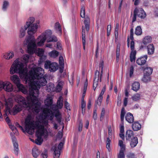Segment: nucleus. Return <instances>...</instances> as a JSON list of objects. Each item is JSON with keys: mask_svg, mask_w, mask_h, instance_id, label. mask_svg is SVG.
<instances>
[{"mask_svg": "<svg viewBox=\"0 0 158 158\" xmlns=\"http://www.w3.org/2000/svg\"><path fill=\"white\" fill-rule=\"evenodd\" d=\"M29 58V56L26 54L21 59L15 60L10 68V73L11 74L19 73L20 77L28 83L30 94L33 93L38 97L40 86H45L47 81L44 77H42L44 73V70L40 67H36L33 64L29 66L31 70L28 74L27 63Z\"/></svg>", "mask_w": 158, "mask_h": 158, "instance_id": "nucleus-1", "label": "nucleus"}, {"mask_svg": "<svg viewBox=\"0 0 158 158\" xmlns=\"http://www.w3.org/2000/svg\"><path fill=\"white\" fill-rule=\"evenodd\" d=\"M43 113V114L39 116V119L35 121L33 120L31 114H28L25 122V131L29 134H33L34 130L37 129L36 134L37 138L35 140V143L39 145H40L43 142L42 137L47 138L48 134L52 132V130L49 128L48 120L52 121L53 119V115L50 114V111L47 109L44 110Z\"/></svg>", "mask_w": 158, "mask_h": 158, "instance_id": "nucleus-2", "label": "nucleus"}, {"mask_svg": "<svg viewBox=\"0 0 158 158\" xmlns=\"http://www.w3.org/2000/svg\"><path fill=\"white\" fill-rule=\"evenodd\" d=\"M29 94L26 99L24 97L17 95L15 96V101L23 107L32 111L34 113H38L40 110V103L38 102V97L34 94H31L29 89Z\"/></svg>", "mask_w": 158, "mask_h": 158, "instance_id": "nucleus-3", "label": "nucleus"}, {"mask_svg": "<svg viewBox=\"0 0 158 158\" xmlns=\"http://www.w3.org/2000/svg\"><path fill=\"white\" fill-rule=\"evenodd\" d=\"M33 35H29L24 41L25 44L27 45L28 52L30 54H32L35 52L37 46L43 45L46 40L45 38L41 35L36 40Z\"/></svg>", "mask_w": 158, "mask_h": 158, "instance_id": "nucleus-4", "label": "nucleus"}, {"mask_svg": "<svg viewBox=\"0 0 158 158\" xmlns=\"http://www.w3.org/2000/svg\"><path fill=\"white\" fill-rule=\"evenodd\" d=\"M63 106V98L61 96H60L59 98L57 100V105H52V109L53 111V112L51 110L48 108H45L43 109L42 112L40 114L39 116H40L41 115L43 114V111L44 110H48L50 111L51 113L50 114H52L53 116L54 115L55 116L56 118V120L58 122L60 125H64V123L62 122V118L59 109H61Z\"/></svg>", "mask_w": 158, "mask_h": 158, "instance_id": "nucleus-5", "label": "nucleus"}, {"mask_svg": "<svg viewBox=\"0 0 158 158\" xmlns=\"http://www.w3.org/2000/svg\"><path fill=\"white\" fill-rule=\"evenodd\" d=\"M35 19L33 17H30L26 22V26H27L28 28L27 31V34L29 35H32L36 32L39 26L40 22L37 21L35 23Z\"/></svg>", "mask_w": 158, "mask_h": 158, "instance_id": "nucleus-6", "label": "nucleus"}, {"mask_svg": "<svg viewBox=\"0 0 158 158\" xmlns=\"http://www.w3.org/2000/svg\"><path fill=\"white\" fill-rule=\"evenodd\" d=\"M130 39L131 40L130 43V48L131 52L130 55V61L131 62H135L136 52L135 50V43L133 40V29L131 28L130 30Z\"/></svg>", "mask_w": 158, "mask_h": 158, "instance_id": "nucleus-7", "label": "nucleus"}, {"mask_svg": "<svg viewBox=\"0 0 158 158\" xmlns=\"http://www.w3.org/2000/svg\"><path fill=\"white\" fill-rule=\"evenodd\" d=\"M137 16L140 19H143L146 17V14L143 8H136L133 12V16L132 18L133 23L135 21Z\"/></svg>", "mask_w": 158, "mask_h": 158, "instance_id": "nucleus-8", "label": "nucleus"}, {"mask_svg": "<svg viewBox=\"0 0 158 158\" xmlns=\"http://www.w3.org/2000/svg\"><path fill=\"white\" fill-rule=\"evenodd\" d=\"M13 103V101L11 98H9L5 100V105L6 106L5 113L4 114L3 116L5 118L6 117V121L8 123H10V120L9 117L7 116L9 114H10V109L12 106Z\"/></svg>", "mask_w": 158, "mask_h": 158, "instance_id": "nucleus-9", "label": "nucleus"}, {"mask_svg": "<svg viewBox=\"0 0 158 158\" xmlns=\"http://www.w3.org/2000/svg\"><path fill=\"white\" fill-rule=\"evenodd\" d=\"M44 67L45 69H49L50 72H54L58 69V66L57 63L46 60L45 62Z\"/></svg>", "mask_w": 158, "mask_h": 158, "instance_id": "nucleus-10", "label": "nucleus"}, {"mask_svg": "<svg viewBox=\"0 0 158 158\" xmlns=\"http://www.w3.org/2000/svg\"><path fill=\"white\" fill-rule=\"evenodd\" d=\"M2 89L7 92H10L13 90V86L9 81H5L3 82L0 81V90Z\"/></svg>", "mask_w": 158, "mask_h": 158, "instance_id": "nucleus-11", "label": "nucleus"}, {"mask_svg": "<svg viewBox=\"0 0 158 158\" xmlns=\"http://www.w3.org/2000/svg\"><path fill=\"white\" fill-rule=\"evenodd\" d=\"M85 8L84 6H82L81 10V16L82 18H85L84 21L85 28L86 31H88L89 29L90 18L89 17H85Z\"/></svg>", "mask_w": 158, "mask_h": 158, "instance_id": "nucleus-12", "label": "nucleus"}, {"mask_svg": "<svg viewBox=\"0 0 158 158\" xmlns=\"http://www.w3.org/2000/svg\"><path fill=\"white\" fill-rule=\"evenodd\" d=\"M118 145L120 149L118 154V158H125L124 152L126 149L125 145L123 144V141L121 140H119Z\"/></svg>", "mask_w": 158, "mask_h": 158, "instance_id": "nucleus-13", "label": "nucleus"}, {"mask_svg": "<svg viewBox=\"0 0 158 158\" xmlns=\"http://www.w3.org/2000/svg\"><path fill=\"white\" fill-rule=\"evenodd\" d=\"M63 145V143L61 142L59 144L57 147L56 145L53 147L52 148L54 151V158H59L60 151Z\"/></svg>", "mask_w": 158, "mask_h": 158, "instance_id": "nucleus-14", "label": "nucleus"}, {"mask_svg": "<svg viewBox=\"0 0 158 158\" xmlns=\"http://www.w3.org/2000/svg\"><path fill=\"white\" fill-rule=\"evenodd\" d=\"M147 58L148 56L146 55L142 56L137 59L136 63L139 65H143L145 63Z\"/></svg>", "mask_w": 158, "mask_h": 158, "instance_id": "nucleus-15", "label": "nucleus"}, {"mask_svg": "<svg viewBox=\"0 0 158 158\" xmlns=\"http://www.w3.org/2000/svg\"><path fill=\"white\" fill-rule=\"evenodd\" d=\"M19 91L22 92L24 94H27L28 91L27 88L20 83V82L16 85Z\"/></svg>", "mask_w": 158, "mask_h": 158, "instance_id": "nucleus-16", "label": "nucleus"}, {"mask_svg": "<svg viewBox=\"0 0 158 158\" xmlns=\"http://www.w3.org/2000/svg\"><path fill=\"white\" fill-rule=\"evenodd\" d=\"M28 28V27H27V26L25 25L21 27L19 30V36L20 38H22L26 34V31Z\"/></svg>", "mask_w": 158, "mask_h": 158, "instance_id": "nucleus-17", "label": "nucleus"}, {"mask_svg": "<svg viewBox=\"0 0 158 158\" xmlns=\"http://www.w3.org/2000/svg\"><path fill=\"white\" fill-rule=\"evenodd\" d=\"M10 80L16 85L20 82L19 77L16 75L11 76L10 77Z\"/></svg>", "mask_w": 158, "mask_h": 158, "instance_id": "nucleus-18", "label": "nucleus"}, {"mask_svg": "<svg viewBox=\"0 0 158 158\" xmlns=\"http://www.w3.org/2000/svg\"><path fill=\"white\" fill-rule=\"evenodd\" d=\"M14 56V53L12 51H9L3 54V57L6 59L8 60L12 59Z\"/></svg>", "mask_w": 158, "mask_h": 158, "instance_id": "nucleus-19", "label": "nucleus"}, {"mask_svg": "<svg viewBox=\"0 0 158 158\" xmlns=\"http://www.w3.org/2000/svg\"><path fill=\"white\" fill-rule=\"evenodd\" d=\"M126 120L129 123H132L134 121L133 114L130 113H128L125 116Z\"/></svg>", "mask_w": 158, "mask_h": 158, "instance_id": "nucleus-20", "label": "nucleus"}, {"mask_svg": "<svg viewBox=\"0 0 158 158\" xmlns=\"http://www.w3.org/2000/svg\"><path fill=\"white\" fill-rule=\"evenodd\" d=\"M99 72L96 71L95 72V74L94 79V81L93 87H95L94 90L97 87L98 84V81L99 79Z\"/></svg>", "mask_w": 158, "mask_h": 158, "instance_id": "nucleus-21", "label": "nucleus"}, {"mask_svg": "<svg viewBox=\"0 0 158 158\" xmlns=\"http://www.w3.org/2000/svg\"><path fill=\"white\" fill-rule=\"evenodd\" d=\"M54 29L56 33L60 35H61L62 33V29L59 23L57 22L55 23L54 26Z\"/></svg>", "mask_w": 158, "mask_h": 158, "instance_id": "nucleus-22", "label": "nucleus"}, {"mask_svg": "<svg viewBox=\"0 0 158 158\" xmlns=\"http://www.w3.org/2000/svg\"><path fill=\"white\" fill-rule=\"evenodd\" d=\"M23 107L19 104H17L15 105L13 109V114L15 115L21 111L22 110Z\"/></svg>", "mask_w": 158, "mask_h": 158, "instance_id": "nucleus-23", "label": "nucleus"}, {"mask_svg": "<svg viewBox=\"0 0 158 158\" xmlns=\"http://www.w3.org/2000/svg\"><path fill=\"white\" fill-rule=\"evenodd\" d=\"M155 48L153 44L148 45L147 46L148 54L149 55L153 54L154 52Z\"/></svg>", "mask_w": 158, "mask_h": 158, "instance_id": "nucleus-24", "label": "nucleus"}, {"mask_svg": "<svg viewBox=\"0 0 158 158\" xmlns=\"http://www.w3.org/2000/svg\"><path fill=\"white\" fill-rule=\"evenodd\" d=\"M45 103L46 105L48 106H51L52 108V98L51 96H48L45 101Z\"/></svg>", "mask_w": 158, "mask_h": 158, "instance_id": "nucleus-25", "label": "nucleus"}, {"mask_svg": "<svg viewBox=\"0 0 158 158\" xmlns=\"http://www.w3.org/2000/svg\"><path fill=\"white\" fill-rule=\"evenodd\" d=\"M40 153V151L37 148L34 147L33 148L32 151V154L34 157L36 158L38 157Z\"/></svg>", "mask_w": 158, "mask_h": 158, "instance_id": "nucleus-26", "label": "nucleus"}, {"mask_svg": "<svg viewBox=\"0 0 158 158\" xmlns=\"http://www.w3.org/2000/svg\"><path fill=\"white\" fill-rule=\"evenodd\" d=\"M138 143V138L136 137H134L131 139L130 144L131 148H133L135 147Z\"/></svg>", "mask_w": 158, "mask_h": 158, "instance_id": "nucleus-27", "label": "nucleus"}, {"mask_svg": "<svg viewBox=\"0 0 158 158\" xmlns=\"http://www.w3.org/2000/svg\"><path fill=\"white\" fill-rule=\"evenodd\" d=\"M141 125L137 122H134L132 124V128L134 131H137L141 128Z\"/></svg>", "mask_w": 158, "mask_h": 158, "instance_id": "nucleus-28", "label": "nucleus"}, {"mask_svg": "<svg viewBox=\"0 0 158 158\" xmlns=\"http://www.w3.org/2000/svg\"><path fill=\"white\" fill-rule=\"evenodd\" d=\"M52 34V31L48 29L43 32L41 35L46 40L47 39H48Z\"/></svg>", "mask_w": 158, "mask_h": 158, "instance_id": "nucleus-29", "label": "nucleus"}, {"mask_svg": "<svg viewBox=\"0 0 158 158\" xmlns=\"http://www.w3.org/2000/svg\"><path fill=\"white\" fill-rule=\"evenodd\" d=\"M140 84L138 82H134L132 85V89L135 91H138L140 89Z\"/></svg>", "mask_w": 158, "mask_h": 158, "instance_id": "nucleus-30", "label": "nucleus"}, {"mask_svg": "<svg viewBox=\"0 0 158 158\" xmlns=\"http://www.w3.org/2000/svg\"><path fill=\"white\" fill-rule=\"evenodd\" d=\"M54 85L52 83L48 84L46 86V90L48 92H52L54 90Z\"/></svg>", "mask_w": 158, "mask_h": 158, "instance_id": "nucleus-31", "label": "nucleus"}, {"mask_svg": "<svg viewBox=\"0 0 158 158\" xmlns=\"http://www.w3.org/2000/svg\"><path fill=\"white\" fill-rule=\"evenodd\" d=\"M152 41V37L149 36H147L143 38L142 42L143 44L146 45L150 43H151Z\"/></svg>", "mask_w": 158, "mask_h": 158, "instance_id": "nucleus-32", "label": "nucleus"}, {"mask_svg": "<svg viewBox=\"0 0 158 158\" xmlns=\"http://www.w3.org/2000/svg\"><path fill=\"white\" fill-rule=\"evenodd\" d=\"M133 136V132L132 130H128L127 131L126 134V140H130Z\"/></svg>", "mask_w": 158, "mask_h": 158, "instance_id": "nucleus-33", "label": "nucleus"}, {"mask_svg": "<svg viewBox=\"0 0 158 158\" xmlns=\"http://www.w3.org/2000/svg\"><path fill=\"white\" fill-rule=\"evenodd\" d=\"M12 142L14 148V153L15 155H17L19 152L18 144L16 142V140L12 141Z\"/></svg>", "mask_w": 158, "mask_h": 158, "instance_id": "nucleus-34", "label": "nucleus"}, {"mask_svg": "<svg viewBox=\"0 0 158 158\" xmlns=\"http://www.w3.org/2000/svg\"><path fill=\"white\" fill-rule=\"evenodd\" d=\"M64 85V82L62 81H59L57 85H56L55 89L57 92H60L62 89L63 86Z\"/></svg>", "mask_w": 158, "mask_h": 158, "instance_id": "nucleus-35", "label": "nucleus"}, {"mask_svg": "<svg viewBox=\"0 0 158 158\" xmlns=\"http://www.w3.org/2000/svg\"><path fill=\"white\" fill-rule=\"evenodd\" d=\"M59 54V52L56 50H53L48 53V55L50 57L54 58L57 57Z\"/></svg>", "mask_w": 158, "mask_h": 158, "instance_id": "nucleus-36", "label": "nucleus"}, {"mask_svg": "<svg viewBox=\"0 0 158 158\" xmlns=\"http://www.w3.org/2000/svg\"><path fill=\"white\" fill-rule=\"evenodd\" d=\"M152 69L149 67H147L144 70V74L151 75L152 72Z\"/></svg>", "mask_w": 158, "mask_h": 158, "instance_id": "nucleus-37", "label": "nucleus"}, {"mask_svg": "<svg viewBox=\"0 0 158 158\" xmlns=\"http://www.w3.org/2000/svg\"><path fill=\"white\" fill-rule=\"evenodd\" d=\"M82 44L83 47V48L85 50V28L82 27Z\"/></svg>", "mask_w": 158, "mask_h": 158, "instance_id": "nucleus-38", "label": "nucleus"}, {"mask_svg": "<svg viewBox=\"0 0 158 158\" xmlns=\"http://www.w3.org/2000/svg\"><path fill=\"white\" fill-rule=\"evenodd\" d=\"M151 77L150 76L144 74L143 77L141 80L144 83H147L151 81Z\"/></svg>", "mask_w": 158, "mask_h": 158, "instance_id": "nucleus-39", "label": "nucleus"}, {"mask_svg": "<svg viewBox=\"0 0 158 158\" xmlns=\"http://www.w3.org/2000/svg\"><path fill=\"white\" fill-rule=\"evenodd\" d=\"M134 101H137L140 99V95L139 94L136 93L133 95L131 98Z\"/></svg>", "mask_w": 158, "mask_h": 158, "instance_id": "nucleus-40", "label": "nucleus"}, {"mask_svg": "<svg viewBox=\"0 0 158 158\" xmlns=\"http://www.w3.org/2000/svg\"><path fill=\"white\" fill-rule=\"evenodd\" d=\"M142 33V30L140 26H137L135 29V34L137 35H140Z\"/></svg>", "mask_w": 158, "mask_h": 158, "instance_id": "nucleus-41", "label": "nucleus"}, {"mask_svg": "<svg viewBox=\"0 0 158 158\" xmlns=\"http://www.w3.org/2000/svg\"><path fill=\"white\" fill-rule=\"evenodd\" d=\"M9 6V2L6 0L4 1L2 6V10L4 11H6Z\"/></svg>", "mask_w": 158, "mask_h": 158, "instance_id": "nucleus-42", "label": "nucleus"}, {"mask_svg": "<svg viewBox=\"0 0 158 158\" xmlns=\"http://www.w3.org/2000/svg\"><path fill=\"white\" fill-rule=\"evenodd\" d=\"M57 37L54 35H52L50 37L47 39L48 42H56L57 41Z\"/></svg>", "mask_w": 158, "mask_h": 158, "instance_id": "nucleus-43", "label": "nucleus"}, {"mask_svg": "<svg viewBox=\"0 0 158 158\" xmlns=\"http://www.w3.org/2000/svg\"><path fill=\"white\" fill-rule=\"evenodd\" d=\"M10 128L12 130V131L14 133H16V135H18V132L16 128L14 126L9 124Z\"/></svg>", "mask_w": 158, "mask_h": 158, "instance_id": "nucleus-44", "label": "nucleus"}, {"mask_svg": "<svg viewBox=\"0 0 158 158\" xmlns=\"http://www.w3.org/2000/svg\"><path fill=\"white\" fill-rule=\"evenodd\" d=\"M125 114V109L124 108H123L121 110L120 114L121 120L122 122H123L124 116Z\"/></svg>", "mask_w": 158, "mask_h": 158, "instance_id": "nucleus-45", "label": "nucleus"}, {"mask_svg": "<svg viewBox=\"0 0 158 158\" xmlns=\"http://www.w3.org/2000/svg\"><path fill=\"white\" fill-rule=\"evenodd\" d=\"M59 63L60 65L63 68H64V61L63 57L60 56L59 57Z\"/></svg>", "mask_w": 158, "mask_h": 158, "instance_id": "nucleus-46", "label": "nucleus"}, {"mask_svg": "<svg viewBox=\"0 0 158 158\" xmlns=\"http://www.w3.org/2000/svg\"><path fill=\"white\" fill-rule=\"evenodd\" d=\"M119 30V24L116 23L115 30V37H118V31Z\"/></svg>", "mask_w": 158, "mask_h": 158, "instance_id": "nucleus-47", "label": "nucleus"}, {"mask_svg": "<svg viewBox=\"0 0 158 158\" xmlns=\"http://www.w3.org/2000/svg\"><path fill=\"white\" fill-rule=\"evenodd\" d=\"M44 52V50L42 49L39 48L37 50L38 55L39 56H43Z\"/></svg>", "mask_w": 158, "mask_h": 158, "instance_id": "nucleus-48", "label": "nucleus"}, {"mask_svg": "<svg viewBox=\"0 0 158 158\" xmlns=\"http://www.w3.org/2000/svg\"><path fill=\"white\" fill-rule=\"evenodd\" d=\"M110 139L109 138H107L106 140V148L109 151H110Z\"/></svg>", "mask_w": 158, "mask_h": 158, "instance_id": "nucleus-49", "label": "nucleus"}, {"mask_svg": "<svg viewBox=\"0 0 158 158\" xmlns=\"http://www.w3.org/2000/svg\"><path fill=\"white\" fill-rule=\"evenodd\" d=\"M41 156L43 158H47V151L46 150H45L44 152L42 153L41 154Z\"/></svg>", "mask_w": 158, "mask_h": 158, "instance_id": "nucleus-50", "label": "nucleus"}, {"mask_svg": "<svg viewBox=\"0 0 158 158\" xmlns=\"http://www.w3.org/2000/svg\"><path fill=\"white\" fill-rule=\"evenodd\" d=\"M120 133H123L124 132V126L123 122H121V123L120 124Z\"/></svg>", "mask_w": 158, "mask_h": 158, "instance_id": "nucleus-51", "label": "nucleus"}, {"mask_svg": "<svg viewBox=\"0 0 158 158\" xmlns=\"http://www.w3.org/2000/svg\"><path fill=\"white\" fill-rule=\"evenodd\" d=\"M103 99V97L99 96L98 98V100L97 101V104L99 105L100 106L101 104V103Z\"/></svg>", "mask_w": 158, "mask_h": 158, "instance_id": "nucleus-52", "label": "nucleus"}, {"mask_svg": "<svg viewBox=\"0 0 158 158\" xmlns=\"http://www.w3.org/2000/svg\"><path fill=\"white\" fill-rule=\"evenodd\" d=\"M111 29V25H108L107 27V35L109 36L110 33V31Z\"/></svg>", "mask_w": 158, "mask_h": 158, "instance_id": "nucleus-53", "label": "nucleus"}, {"mask_svg": "<svg viewBox=\"0 0 158 158\" xmlns=\"http://www.w3.org/2000/svg\"><path fill=\"white\" fill-rule=\"evenodd\" d=\"M103 61H101L99 64V67L100 68H101V76L103 73Z\"/></svg>", "mask_w": 158, "mask_h": 158, "instance_id": "nucleus-54", "label": "nucleus"}, {"mask_svg": "<svg viewBox=\"0 0 158 158\" xmlns=\"http://www.w3.org/2000/svg\"><path fill=\"white\" fill-rule=\"evenodd\" d=\"M86 107V102H81V107L82 108V112L83 113V110H85Z\"/></svg>", "mask_w": 158, "mask_h": 158, "instance_id": "nucleus-55", "label": "nucleus"}, {"mask_svg": "<svg viewBox=\"0 0 158 158\" xmlns=\"http://www.w3.org/2000/svg\"><path fill=\"white\" fill-rule=\"evenodd\" d=\"M134 72V67L133 66H131L130 68V77H131L133 75Z\"/></svg>", "mask_w": 158, "mask_h": 158, "instance_id": "nucleus-56", "label": "nucleus"}, {"mask_svg": "<svg viewBox=\"0 0 158 158\" xmlns=\"http://www.w3.org/2000/svg\"><path fill=\"white\" fill-rule=\"evenodd\" d=\"M127 157L128 158H135L134 154L131 153H129L127 155Z\"/></svg>", "mask_w": 158, "mask_h": 158, "instance_id": "nucleus-57", "label": "nucleus"}, {"mask_svg": "<svg viewBox=\"0 0 158 158\" xmlns=\"http://www.w3.org/2000/svg\"><path fill=\"white\" fill-rule=\"evenodd\" d=\"M57 48L59 50H60L62 49V45L60 42L57 43Z\"/></svg>", "mask_w": 158, "mask_h": 158, "instance_id": "nucleus-58", "label": "nucleus"}, {"mask_svg": "<svg viewBox=\"0 0 158 158\" xmlns=\"http://www.w3.org/2000/svg\"><path fill=\"white\" fill-rule=\"evenodd\" d=\"M128 103V98L125 97L123 100V105L125 106H127Z\"/></svg>", "mask_w": 158, "mask_h": 158, "instance_id": "nucleus-59", "label": "nucleus"}, {"mask_svg": "<svg viewBox=\"0 0 158 158\" xmlns=\"http://www.w3.org/2000/svg\"><path fill=\"white\" fill-rule=\"evenodd\" d=\"M88 86V82L87 81H86L84 85V90L83 92L85 93H86L87 90V87Z\"/></svg>", "mask_w": 158, "mask_h": 158, "instance_id": "nucleus-60", "label": "nucleus"}, {"mask_svg": "<svg viewBox=\"0 0 158 158\" xmlns=\"http://www.w3.org/2000/svg\"><path fill=\"white\" fill-rule=\"evenodd\" d=\"M15 134L16 133H14V132H11L10 133V135L11 137V139H12V141L16 140V138L15 136H14V134Z\"/></svg>", "mask_w": 158, "mask_h": 158, "instance_id": "nucleus-61", "label": "nucleus"}, {"mask_svg": "<svg viewBox=\"0 0 158 158\" xmlns=\"http://www.w3.org/2000/svg\"><path fill=\"white\" fill-rule=\"evenodd\" d=\"M106 90V88L105 87H104L102 89L101 92L99 95V96L101 97H103V95L104 94V93Z\"/></svg>", "mask_w": 158, "mask_h": 158, "instance_id": "nucleus-62", "label": "nucleus"}, {"mask_svg": "<svg viewBox=\"0 0 158 158\" xmlns=\"http://www.w3.org/2000/svg\"><path fill=\"white\" fill-rule=\"evenodd\" d=\"M64 106L66 108L69 110H70L69 108V103L66 101L65 102V104H64Z\"/></svg>", "mask_w": 158, "mask_h": 158, "instance_id": "nucleus-63", "label": "nucleus"}, {"mask_svg": "<svg viewBox=\"0 0 158 158\" xmlns=\"http://www.w3.org/2000/svg\"><path fill=\"white\" fill-rule=\"evenodd\" d=\"M62 133L60 131H59L57 134V136L58 138H61L62 136Z\"/></svg>", "mask_w": 158, "mask_h": 158, "instance_id": "nucleus-64", "label": "nucleus"}]
</instances>
